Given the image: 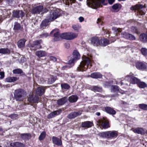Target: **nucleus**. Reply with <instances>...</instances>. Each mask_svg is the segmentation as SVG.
Wrapping results in <instances>:
<instances>
[{"instance_id":"nucleus-10","label":"nucleus","mask_w":147,"mask_h":147,"mask_svg":"<svg viewBox=\"0 0 147 147\" xmlns=\"http://www.w3.org/2000/svg\"><path fill=\"white\" fill-rule=\"evenodd\" d=\"M28 101L30 103H34L38 102L40 100L38 97L36 95L32 94L29 96Z\"/></svg>"},{"instance_id":"nucleus-1","label":"nucleus","mask_w":147,"mask_h":147,"mask_svg":"<svg viewBox=\"0 0 147 147\" xmlns=\"http://www.w3.org/2000/svg\"><path fill=\"white\" fill-rule=\"evenodd\" d=\"M82 61L80 63L79 66L78 67L77 69L78 71H86L90 65V68L92 65L93 63L92 61L88 57L84 56L82 57Z\"/></svg>"},{"instance_id":"nucleus-29","label":"nucleus","mask_w":147,"mask_h":147,"mask_svg":"<svg viewBox=\"0 0 147 147\" xmlns=\"http://www.w3.org/2000/svg\"><path fill=\"white\" fill-rule=\"evenodd\" d=\"M20 137L24 140H27L30 139L31 137V135L29 133L22 134Z\"/></svg>"},{"instance_id":"nucleus-7","label":"nucleus","mask_w":147,"mask_h":147,"mask_svg":"<svg viewBox=\"0 0 147 147\" xmlns=\"http://www.w3.org/2000/svg\"><path fill=\"white\" fill-rule=\"evenodd\" d=\"M53 34V40L55 41H57L60 40L61 39L63 38L62 36V34H60L57 29H55L53 30L50 32V34Z\"/></svg>"},{"instance_id":"nucleus-64","label":"nucleus","mask_w":147,"mask_h":147,"mask_svg":"<svg viewBox=\"0 0 147 147\" xmlns=\"http://www.w3.org/2000/svg\"><path fill=\"white\" fill-rule=\"evenodd\" d=\"M7 1L9 4L11 3V2L12 1V0H7Z\"/></svg>"},{"instance_id":"nucleus-14","label":"nucleus","mask_w":147,"mask_h":147,"mask_svg":"<svg viewBox=\"0 0 147 147\" xmlns=\"http://www.w3.org/2000/svg\"><path fill=\"white\" fill-rule=\"evenodd\" d=\"M135 65L136 68L139 70H144L147 68L146 65L144 62L137 61Z\"/></svg>"},{"instance_id":"nucleus-39","label":"nucleus","mask_w":147,"mask_h":147,"mask_svg":"<svg viewBox=\"0 0 147 147\" xmlns=\"http://www.w3.org/2000/svg\"><path fill=\"white\" fill-rule=\"evenodd\" d=\"M108 131H107L100 133L98 134V135L100 137L102 138H108Z\"/></svg>"},{"instance_id":"nucleus-17","label":"nucleus","mask_w":147,"mask_h":147,"mask_svg":"<svg viewBox=\"0 0 147 147\" xmlns=\"http://www.w3.org/2000/svg\"><path fill=\"white\" fill-rule=\"evenodd\" d=\"M121 35L122 37L127 39L132 40L135 39V38L134 36L125 32H122Z\"/></svg>"},{"instance_id":"nucleus-56","label":"nucleus","mask_w":147,"mask_h":147,"mask_svg":"<svg viewBox=\"0 0 147 147\" xmlns=\"http://www.w3.org/2000/svg\"><path fill=\"white\" fill-rule=\"evenodd\" d=\"M0 75L1 77L0 78L1 79L3 78L4 77V73L3 72L1 71L0 72Z\"/></svg>"},{"instance_id":"nucleus-5","label":"nucleus","mask_w":147,"mask_h":147,"mask_svg":"<svg viewBox=\"0 0 147 147\" xmlns=\"http://www.w3.org/2000/svg\"><path fill=\"white\" fill-rule=\"evenodd\" d=\"M105 0H86V4L89 7L96 9L100 6L101 3L104 2Z\"/></svg>"},{"instance_id":"nucleus-20","label":"nucleus","mask_w":147,"mask_h":147,"mask_svg":"<svg viewBox=\"0 0 147 147\" xmlns=\"http://www.w3.org/2000/svg\"><path fill=\"white\" fill-rule=\"evenodd\" d=\"M53 143L57 146H60L62 144L61 140L59 138L53 136L52 138Z\"/></svg>"},{"instance_id":"nucleus-38","label":"nucleus","mask_w":147,"mask_h":147,"mask_svg":"<svg viewBox=\"0 0 147 147\" xmlns=\"http://www.w3.org/2000/svg\"><path fill=\"white\" fill-rule=\"evenodd\" d=\"M9 53L10 51L7 48H1L0 49V53L6 54Z\"/></svg>"},{"instance_id":"nucleus-25","label":"nucleus","mask_w":147,"mask_h":147,"mask_svg":"<svg viewBox=\"0 0 147 147\" xmlns=\"http://www.w3.org/2000/svg\"><path fill=\"white\" fill-rule=\"evenodd\" d=\"M26 40L24 39H21L19 40L17 42V45L18 48H21L24 47Z\"/></svg>"},{"instance_id":"nucleus-55","label":"nucleus","mask_w":147,"mask_h":147,"mask_svg":"<svg viewBox=\"0 0 147 147\" xmlns=\"http://www.w3.org/2000/svg\"><path fill=\"white\" fill-rule=\"evenodd\" d=\"M97 23L98 24L102 25L103 22L102 21L101 19L100 18H98L97 19Z\"/></svg>"},{"instance_id":"nucleus-18","label":"nucleus","mask_w":147,"mask_h":147,"mask_svg":"<svg viewBox=\"0 0 147 147\" xmlns=\"http://www.w3.org/2000/svg\"><path fill=\"white\" fill-rule=\"evenodd\" d=\"M43 9V7L42 6L40 5L36 6L32 9L31 12L33 14L39 13L42 11Z\"/></svg>"},{"instance_id":"nucleus-6","label":"nucleus","mask_w":147,"mask_h":147,"mask_svg":"<svg viewBox=\"0 0 147 147\" xmlns=\"http://www.w3.org/2000/svg\"><path fill=\"white\" fill-rule=\"evenodd\" d=\"M143 6L142 5H136L134 6H132L130 8L131 10H136L138 13L140 15H145L146 11L145 10L142 9Z\"/></svg>"},{"instance_id":"nucleus-8","label":"nucleus","mask_w":147,"mask_h":147,"mask_svg":"<svg viewBox=\"0 0 147 147\" xmlns=\"http://www.w3.org/2000/svg\"><path fill=\"white\" fill-rule=\"evenodd\" d=\"M77 34L73 32L65 33L62 34V36L63 39L67 40H71L76 38Z\"/></svg>"},{"instance_id":"nucleus-13","label":"nucleus","mask_w":147,"mask_h":147,"mask_svg":"<svg viewBox=\"0 0 147 147\" xmlns=\"http://www.w3.org/2000/svg\"><path fill=\"white\" fill-rule=\"evenodd\" d=\"M82 112V110H80L78 111L72 112L67 115V117L69 119H74L77 116L80 115Z\"/></svg>"},{"instance_id":"nucleus-23","label":"nucleus","mask_w":147,"mask_h":147,"mask_svg":"<svg viewBox=\"0 0 147 147\" xmlns=\"http://www.w3.org/2000/svg\"><path fill=\"white\" fill-rule=\"evenodd\" d=\"M61 112V110H57L52 112L48 115L47 118L48 119H51L59 115Z\"/></svg>"},{"instance_id":"nucleus-9","label":"nucleus","mask_w":147,"mask_h":147,"mask_svg":"<svg viewBox=\"0 0 147 147\" xmlns=\"http://www.w3.org/2000/svg\"><path fill=\"white\" fill-rule=\"evenodd\" d=\"M73 59L68 61V63L69 64H72V66H74L75 60L79 59L80 58V55L77 51L74 50L73 52Z\"/></svg>"},{"instance_id":"nucleus-58","label":"nucleus","mask_w":147,"mask_h":147,"mask_svg":"<svg viewBox=\"0 0 147 147\" xmlns=\"http://www.w3.org/2000/svg\"><path fill=\"white\" fill-rule=\"evenodd\" d=\"M49 35L47 33H45L43 34L41 36L42 37H46Z\"/></svg>"},{"instance_id":"nucleus-27","label":"nucleus","mask_w":147,"mask_h":147,"mask_svg":"<svg viewBox=\"0 0 147 147\" xmlns=\"http://www.w3.org/2000/svg\"><path fill=\"white\" fill-rule=\"evenodd\" d=\"M67 101V99L66 97H64L57 101V104L59 105H62L65 103Z\"/></svg>"},{"instance_id":"nucleus-26","label":"nucleus","mask_w":147,"mask_h":147,"mask_svg":"<svg viewBox=\"0 0 147 147\" xmlns=\"http://www.w3.org/2000/svg\"><path fill=\"white\" fill-rule=\"evenodd\" d=\"M108 138L116 137L117 136V134L115 131H108Z\"/></svg>"},{"instance_id":"nucleus-37","label":"nucleus","mask_w":147,"mask_h":147,"mask_svg":"<svg viewBox=\"0 0 147 147\" xmlns=\"http://www.w3.org/2000/svg\"><path fill=\"white\" fill-rule=\"evenodd\" d=\"M138 87L141 88H144L146 87L147 86L146 84L144 82H139L137 84Z\"/></svg>"},{"instance_id":"nucleus-63","label":"nucleus","mask_w":147,"mask_h":147,"mask_svg":"<svg viewBox=\"0 0 147 147\" xmlns=\"http://www.w3.org/2000/svg\"><path fill=\"white\" fill-rule=\"evenodd\" d=\"M3 20L2 16H0V22H1Z\"/></svg>"},{"instance_id":"nucleus-28","label":"nucleus","mask_w":147,"mask_h":147,"mask_svg":"<svg viewBox=\"0 0 147 147\" xmlns=\"http://www.w3.org/2000/svg\"><path fill=\"white\" fill-rule=\"evenodd\" d=\"M100 123L102 127L104 129H107L109 127V122L105 119L102 120Z\"/></svg>"},{"instance_id":"nucleus-34","label":"nucleus","mask_w":147,"mask_h":147,"mask_svg":"<svg viewBox=\"0 0 147 147\" xmlns=\"http://www.w3.org/2000/svg\"><path fill=\"white\" fill-rule=\"evenodd\" d=\"M18 79V78L16 77H8L6 78L5 81L8 82H11L16 81Z\"/></svg>"},{"instance_id":"nucleus-40","label":"nucleus","mask_w":147,"mask_h":147,"mask_svg":"<svg viewBox=\"0 0 147 147\" xmlns=\"http://www.w3.org/2000/svg\"><path fill=\"white\" fill-rule=\"evenodd\" d=\"M20 28L21 26L20 24L17 22H15L14 23L13 29L15 30H20Z\"/></svg>"},{"instance_id":"nucleus-22","label":"nucleus","mask_w":147,"mask_h":147,"mask_svg":"<svg viewBox=\"0 0 147 147\" xmlns=\"http://www.w3.org/2000/svg\"><path fill=\"white\" fill-rule=\"evenodd\" d=\"M132 130L134 133L142 135L144 134L145 133V131L142 128L139 127L136 128L135 129H132Z\"/></svg>"},{"instance_id":"nucleus-57","label":"nucleus","mask_w":147,"mask_h":147,"mask_svg":"<svg viewBox=\"0 0 147 147\" xmlns=\"http://www.w3.org/2000/svg\"><path fill=\"white\" fill-rule=\"evenodd\" d=\"M64 45L65 47L67 49H69L70 47V45L68 43H65Z\"/></svg>"},{"instance_id":"nucleus-16","label":"nucleus","mask_w":147,"mask_h":147,"mask_svg":"<svg viewBox=\"0 0 147 147\" xmlns=\"http://www.w3.org/2000/svg\"><path fill=\"white\" fill-rule=\"evenodd\" d=\"M46 86H40L38 87L36 90V94L39 96L42 95L45 93Z\"/></svg>"},{"instance_id":"nucleus-33","label":"nucleus","mask_w":147,"mask_h":147,"mask_svg":"<svg viewBox=\"0 0 147 147\" xmlns=\"http://www.w3.org/2000/svg\"><path fill=\"white\" fill-rule=\"evenodd\" d=\"M10 145L11 146L13 147H24V145L23 143L19 142L12 143Z\"/></svg>"},{"instance_id":"nucleus-15","label":"nucleus","mask_w":147,"mask_h":147,"mask_svg":"<svg viewBox=\"0 0 147 147\" xmlns=\"http://www.w3.org/2000/svg\"><path fill=\"white\" fill-rule=\"evenodd\" d=\"M41 42V40L35 41L33 42V44L31 45V47L33 48V49L35 50L40 49L41 48V46L40 44Z\"/></svg>"},{"instance_id":"nucleus-19","label":"nucleus","mask_w":147,"mask_h":147,"mask_svg":"<svg viewBox=\"0 0 147 147\" xmlns=\"http://www.w3.org/2000/svg\"><path fill=\"white\" fill-rule=\"evenodd\" d=\"M93 125V123L90 121H86L82 123L81 126L83 127L87 128L91 127Z\"/></svg>"},{"instance_id":"nucleus-41","label":"nucleus","mask_w":147,"mask_h":147,"mask_svg":"<svg viewBox=\"0 0 147 147\" xmlns=\"http://www.w3.org/2000/svg\"><path fill=\"white\" fill-rule=\"evenodd\" d=\"M92 90L94 92H101L102 91V88L97 86H94L92 89Z\"/></svg>"},{"instance_id":"nucleus-42","label":"nucleus","mask_w":147,"mask_h":147,"mask_svg":"<svg viewBox=\"0 0 147 147\" xmlns=\"http://www.w3.org/2000/svg\"><path fill=\"white\" fill-rule=\"evenodd\" d=\"M139 107L141 109L147 110V105L144 104H140L139 105Z\"/></svg>"},{"instance_id":"nucleus-24","label":"nucleus","mask_w":147,"mask_h":147,"mask_svg":"<svg viewBox=\"0 0 147 147\" xmlns=\"http://www.w3.org/2000/svg\"><path fill=\"white\" fill-rule=\"evenodd\" d=\"M105 111L110 114L114 115L116 114V112L113 109L109 107H107L105 108Z\"/></svg>"},{"instance_id":"nucleus-60","label":"nucleus","mask_w":147,"mask_h":147,"mask_svg":"<svg viewBox=\"0 0 147 147\" xmlns=\"http://www.w3.org/2000/svg\"><path fill=\"white\" fill-rule=\"evenodd\" d=\"M115 0H108L109 3L111 5L115 1Z\"/></svg>"},{"instance_id":"nucleus-52","label":"nucleus","mask_w":147,"mask_h":147,"mask_svg":"<svg viewBox=\"0 0 147 147\" xmlns=\"http://www.w3.org/2000/svg\"><path fill=\"white\" fill-rule=\"evenodd\" d=\"M18 116V115L17 114H13L9 116V117L12 119L16 118Z\"/></svg>"},{"instance_id":"nucleus-45","label":"nucleus","mask_w":147,"mask_h":147,"mask_svg":"<svg viewBox=\"0 0 147 147\" xmlns=\"http://www.w3.org/2000/svg\"><path fill=\"white\" fill-rule=\"evenodd\" d=\"M46 135V133L45 131L42 132L39 137V140L41 141L43 140L45 137Z\"/></svg>"},{"instance_id":"nucleus-59","label":"nucleus","mask_w":147,"mask_h":147,"mask_svg":"<svg viewBox=\"0 0 147 147\" xmlns=\"http://www.w3.org/2000/svg\"><path fill=\"white\" fill-rule=\"evenodd\" d=\"M55 80V79L54 78H53L51 79V82L49 83V84H51L54 82Z\"/></svg>"},{"instance_id":"nucleus-4","label":"nucleus","mask_w":147,"mask_h":147,"mask_svg":"<svg viewBox=\"0 0 147 147\" xmlns=\"http://www.w3.org/2000/svg\"><path fill=\"white\" fill-rule=\"evenodd\" d=\"M14 97L17 101H23L26 96L25 91L23 89H19L16 90L14 93Z\"/></svg>"},{"instance_id":"nucleus-48","label":"nucleus","mask_w":147,"mask_h":147,"mask_svg":"<svg viewBox=\"0 0 147 147\" xmlns=\"http://www.w3.org/2000/svg\"><path fill=\"white\" fill-rule=\"evenodd\" d=\"M61 86L62 88L64 89H68L70 88V86L69 85L65 83L61 84Z\"/></svg>"},{"instance_id":"nucleus-62","label":"nucleus","mask_w":147,"mask_h":147,"mask_svg":"<svg viewBox=\"0 0 147 147\" xmlns=\"http://www.w3.org/2000/svg\"><path fill=\"white\" fill-rule=\"evenodd\" d=\"M67 1H68V3H69V1L70 2L72 3L73 2L74 3V1H75V0H66Z\"/></svg>"},{"instance_id":"nucleus-49","label":"nucleus","mask_w":147,"mask_h":147,"mask_svg":"<svg viewBox=\"0 0 147 147\" xmlns=\"http://www.w3.org/2000/svg\"><path fill=\"white\" fill-rule=\"evenodd\" d=\"M72 28L74 30L78 31L80 28V26L78 24H76L73 25Z\"/></svg>"},{"instance_id":"nucleus-30","label":"nucleus","mask_w":147,"mask_h":147,"mask_svg":"<svg viewBox=\"0 0 147 147\" xmlns=\"http://www.w3.org/2000/svg\"><path fill=\"white\" fill-rule=\"evenodd\" d=\"M35 54L38 57H40L45 56L46 55V53L45 51H38L36 52Z\"/></svg>"},{"instance_id":"nucleus-43","label":"nucleus","mask_w":147,"mask_h":147,"mask_svg":"<svg viewBox=\"0 0 147 147\" xmlns=\"http://www.w3.org/2000/svg\"><path fill=\"white\" fill-rule=\"evenodd\" d=\"M13 72V74H20L23 73V71L20 69H14Z\"/></svg>"},{"instance_id":"nucleus-36","label":"nucleus","mask_w":147,"mask_h":147,"mask_svg":"<svg viewBox=\"0 0 147 147\" xmlns=\"http://www.w3.org/2000/svg\"><path fill=\"white\" fill-rule=\"evenodd\" d=\"M100 46H105L108 45L109 44V41L106 39H102V42H100Z\"/></svg>"},{"instance_id":"nucleus-31","label":"nucleus","mask_w":147,"mask_h":147,"mask_svg":"<svg viewBox=\"0 0 147 147\" xmlns=\"http://www.w3.org/2000/svg\"><path fill=\"white\" fill-rule=\"evenodd\" d=\"M140 40L144 42H147V32L146 33L141 34L140 36Z\"/></svg>"},{"instance_id":"nucleus-51","label":"nucleus","mask_w":147,"mask_h":147,"mask_svg":"<svg viewBox=\"0 0 147 147\" xmlns=\"http://www.w3.org/2000/svg\"><path fill=\"white\" fill-rule=\"evenodd\" d=\"M119 5H120L119 4H115L112 6V8L114 10H116L118 8Z\"/></svg>"},{"instance_id":"nucleus-2","label":"nucleus","mask_w":147,"mask_h":147,"mask_svg":"<svg viewBox=\"0 0 147 147\" xmlns=\"http://www.w3.org/2000/svg\"><path fill=\"white\" fill-rule=\"evenodd\" d=\"M140 81V79L130 74L127 75L125 78L124 80L121 81L120 83L121 85L130 86L131 84H138Z\"/></svg>"},{"instance_id":"nucleus-54","label":"nucleus","mask_w":147,"mask_h":147,"mask_svg":"<svg viewBox=\"0 0 147 147\" xmlns=\"http://www.w3.org/2000/svg\"><path fill=\"white\" fill-rule=\"evenodd\" d=\"M51 60L52 61L54 62H55L57 61V59L56 57L53 56H51L50 57Z\"/></svg>"},{"instance_id":"nucleus-11","label":"nucleus","mask_w":147,"mask_h":147,"mask_svg":"<svg viewBox=\"0 0 147 147\" xmlns=\"http://www.w3.org/2000/svg\"><path fill=\"white\" fill-rule=\"evenodd\" d=\"M12 15L14 18H22L25 15L24 12L21 10L14 11L12 13Z\"/></svg>"},{"instance_id":"nucleus-61","label":"nucleus","mask_w":147,"mask_h":147,"mask_svg":"<svg viewBox=\"0 0 147 147\" xmlns=\"http://www.w3.org/2000/svg\"><path fill=\"white\" fill-rule=\"evenodd\" d=\"M80 21L81 22H83L84 20V18L82 17H80L79 18Z\"/></svg>"},{"instance_id":"nucleus-21","label":"nucleus","mask_w":147,"mask_h":147,"mask_svg":"<svg viewBox=\"0 0 147 147\" xmlns=\"http://www.w3.org/2000/svg\"><path fill=\"white\" fill-rule=\"evenodd\" d=\"M88 77H90L93 78H100L102 77V75L100 73L95 72L92 73L91 75H89Z\"/></svg>"},{"instance_id":"nucleus-3","label":"nucleus","mask_w":147,"mask_h":147,"mask_svg":"<svg viewBox=\"0 0 147 147\" xmlns=\"http://www.w3.org/2000/svg\"><path fill=\"white\" fill-rule=\"evenodd\" d=\"M62 11L59 9H53L51 10L49 14L47 16L50 21L53 22L61 16Z\"/></svg>"},{"instance_id":"nucleus-32","label":"nucleus","mask_w":147,"mask_h":147,"mask_svg":"<svg viewBox=\"0 0 147 147\" xmlns=\"http://www.w3.org/2000/svg\"><path fill=\"white\" fill-rule=\"evenodd\" d=\"M78 99V97L76 95H72L69 96L68 100L71 102H75L77 101Z\"/></svg>"},{"instance_id":"nucleus-50","label":"nucleus","mask_w":147,"mask_h":147,"mask_svg":"<svg viewBox=\"0 0 147 147\" xmlns=\"http://www.w3.org/2000/svg\"><path fill=\"white\" fill-rule=\"evenodd\" d=\"M68 65L64 66L62 67V69L63 70H64V69H69V68H70L71 67H72V64H69L68 63Z\"/></svg>"},{"instance_id":"nucleus-53","label":"nucleus","mask_w":147,"mask_h":147,"mask_svg":"<svg viewBox=\"0 0 147 147\" xmlns=\"http://www.w3.org/2000/svg\"><path fill=\"white\" fill-rule=\"evenodd\" d=\"M113 29L116 32H121V29H119L115 27H113Z\"/></svg>"},{"instance_id":"nucleus-12","label":"nucleus","mask_w":147,"mask_h":147,"mask_svg":"<svg viewBox=\"0 0 147 147\" xmlns=\"http://www.w3.org/2000/svg\"><path fill=\"white\" fill-rule=\"evenodd\" d=\"M102 39H99L96 37L92 38L91 40V44L94 46H97L100 45V42H102Z\"/></svg>"},{"instance_id":"nucleus-44","label":"nucleus","mask_w":147,"mask_h":147,"mask_svg":"<svg viewBox=\"0 0 147 147\" xmlns=\"http://www.w3.org/2000/svg\"><path fill=\"white\" fill-rule=\"evenodd\" d=\"M111 91L113 92H115L118 91L119 90L118 86H112L111 88Z\"/></svg>"},{"instance_id":"nucleus-35","label":"nucleus","mask_w":147,"mask_h":147,"mask_svg":"<svg viewBox=\"0 0 147 147\" xmlns=\"http://www.w3.org/2000/svg\"><path fill=\"white\" fill-rule=\"evenodd\" d=\"M51 22V21H50L49 20V18H47L45 20H43L41 23V25L42 26H46L49 24V22Z\"/></svg>"},{"instance_id":"nucleus-46","label":"nucleus","mask_w":147,"mask_h":147,"mask_svg":"<svg viewBox=\"0 0 147 147\" xmlns=\"http://www.w3.org/2000/svg\"><path fill=\"white\" fill-rule=\"evenodd\" d=\"M131 30L132 32L133 33L138 34L139 33L138 29L135 27L132 26L131 28Z\"/></svg>"},{"instance_id":"nucleus-47","label":"nucleus","mask_w":147,"mask_h":147,"mask_svg":"<svg viewBox=\"0 0 147 147\" xmlns=\"http://www.w3.org/2000/svg\"><path fill=\"white\" fill-rule=\"evenodd\" d=\"M142 54L144 56L147 55V49L145 48H142L141 49Z\"/></svg>"}]
</instances>
